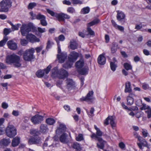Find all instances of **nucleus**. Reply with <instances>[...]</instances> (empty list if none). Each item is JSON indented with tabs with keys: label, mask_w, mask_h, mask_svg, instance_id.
<instances>
[{
	"label": "nucleus",
	"mask_w": 151,
	"mask_h": 151,
	"mask_svg": "<svg viewBox=\"0 0 151 151\" xmlns=\"http://www.w3.org/2000/svg\"><path fill=\"white\" fill-rule=\"evenodd\" d=\"M68 75V72L63 69L58 70L56 67L54 68L52 70V76L53 77H57L58 78L64 79Z\"/></svg>",
	"instance_id": "obj_1"
},
{
	"label": "nucleus",
	"mask_w": 151,
	"mask_h": 151,
	"mask_svg": "<svg viewBox=\"0 0 151 151\" xmlns=\"http://www.w3.org/2000/svg\"><path fill=\"white\" fill-rule=\"evenodd\" d=\"M11 0H3L0 2V12H6L12 6Z\"/></svg>",
	"instance_id": "obj_2"
},
{
	"label": "nucleus",
	"mask_w": 151,
	"mask_h": 151,
	"mask_svg": "<svg viewBox=\"0 0 151 151\" xmlns=\"http://www.w3.org/2000/svg\"><path fill=\"white\" fill-rule=\"evenodd\" d=\"M5 62L8 64H13L16 67H20L21 65L19 57H6Z\"/></svg>",
	"instance_id": "obj_3"
},
{
	"label": "nucleus",
	"mask_w": 151,
	"mask_h": 151,
	"mask_svg": "<svg viewBox=\"0 0 151 151\" xmlns=\"http://www.w3.org/2000/svg\"><path fill=\"white\" fill-rule=\"evenodd\" d=\"M6 132L8 137L12 138L16 135L17 130L13 125H9L6 127Z\"/></svg>",
	"instance_id": "obj_4"
},
{
	"label": "nucleus",
	"mask_w": 151,
	"mask_h": 151,
	"mask_svg": "<svg viewBox=\"0 0 151 151\" xmlns=\"http://www.w3.org/2000/svg\"><path fill=\"white\" fill-rule=\"evenodd\" d=\"M91 137L92 138H94L99 141V143L97 144V146L99 148L101 149H103L104 144L106 143L105 141H104L101 138L98 137L96 134L94 133H93Z\"/></svg>",
	"instance_id": "obj_5"
},
{
	"label": "nucleus",
	"mask_w": 151,
	"mask_h": 151,
	"mask_svg": "<svg viewBox=\"0 0 151 151\" xmlns=\"http://www.w3.org/2000/svg\"><path fill=\"white\" fill-rule=\"evenodd\" d=\"M30 23L27 24H23L20 28V32L22 35L25 36L31 31Z\"/></svg>",
	"instance_id": "obj_6"
},
{
	"label": "nucleus",
	"mask_w": 151,
	"mask_h": 151,
	"mask_svg": "<svg viewBox=\"0 0 151 151\" xmlns=\"http://www.w3.org/2000/svg\"><path fill=\"white\" fill-rule=\"evenodd\" d=\"M93 95V91H89L86 97H82L80 99V100L81 101H84L88 102H92L94 99Z\"/></svg>",
	"instance_id": "obj_7"
},
{
	"label": "nucleus",
	"mask_w": 151,
	"mask_h": 151,
	"mask_svg": "<svg viewBox=\"0 0 151 151\" xmlns=\"http://www.w3.org/2000/svg\"><path fill=\"white\" fill-rule=\"evenodd\" d=\"M77 57H68V61L63 65L64 68L66 69L70 68L73 65V64L75 61Z\"/></svg>",
	"instance_id": "obj_8"
},
{
	"label": "nucleus",
	"mask_w": 151,
	"mask_h": 151,
	"mask_svg": "<svg viewBox=\"0 0 151 151\" xmlns=\"http://www.w3.org/2000/svg\"><path fill=\"white\" fill-rule=\"evenodd\" d=\"M31 122L34 124H38L43 120V117L39 115H36L31 119Z\"/></svg>",
	"instance_id": "obj_9"
},
{
	"label": "nucleus",
	"mask_w": 151,
	"mask_h": 151,
	"mask_svg": "<svg viewBox=\"0 0 151 151\" xmlns=\"http://www.w3.org/2000/svg\"><path fill=\"white\" fill-rule=\"evenodd\" d=\"M109 59L110 60L111 69L113 71H114L117 67L116 63L117 60L115 57H110Z\"/></svg>",
	"instance_id": "obj_10"
},
{
	"label": "nucleus",
	"mask_w": 151,
	"mask_h": 151,
	"mask_svg": "<svg viewBox=\"0 0 151 151\" xmlns=\"http://www.w3.org/2000/svg\"><path fill=\"white\" fill-rule=\"evenodd\" d=\"M7 45L9 49L12 50H16L18 47L17 43L12 40L8 41Z\"/></svg>",
	"instance_id": "obj_11"
},
{
	"label": "nucleus",
	"mask_w": 151,
	"mask_h": 151,
	"mask_svg": "<svg viewBox=\"0 0 151 151\" xmlns=\"http://www.w3.org/2000/svg\"><path fill=\"white\" fill-rule=\"evenodd\" d=\"M26 38L29 41L32 43L35 42H39L40 40L37 38L35 36L32 34H29L26 35Z\"/></svg>",
	"instance_id": "obj_12"
},
{
	"label": "nucleus",
	"mask_w": 151,
	"mask_h": 151,
	"mask_svg": "<svg viewBox=\"0 0 151 151\" xmlns=\"http://www.w3.org/2000/svg\"><path fill=\"white\" fill-rule=\"evenodd\" d=\"M56 16L58 17V19L59 21H64L65 19H69L70 17L69 15L64 13H59Z\"/></svg>",
	"instance_id": "obj_13"
},
{
	"label": "nucleus",
	"mask_w": 151,
	"mask_h": 151,
	"mask_svg": "<svg viewBox=\"0 0 151 151\" xmlns=\"http://www.w3.org/2000/svg\"><path fill=\"white\" fill-rule=\"evenodd\" d=\"M117 19L120 22H124L125 15L123 12L121 11H117Z\"/></svg>",
	"instance_id": "obj_14"
},
{
	"label": "nucleus",
	"mask_w": 151,
	"mask_h": 151,
	"mask_svg": "<svg viewBox=\"0 0 151 151\" xmlns=\"http://www.w3.org/2000/svg\"><path fill=\"white\" fill-rule=\"evenodd\" d=\"M35 52L34 49L32 48L26 50L24 52L23 57H33Z\"/></svg>",
	"instance_id": "obj_15"
},
{
	"label": "nucleus",
	"mask_w": 151,
	"mask_h": 151,
	"mask_svg": "<svg viewBox=\"0 0 151 151\" xmlns=\"http://www.w3.org/2000/svg\"><path fill=\"white\" fill-rule=\"evenodd\" d=\"M78 46V43L74 40H72L70 42L69 47L72 50H74L77 49Z\"/></svg>",
	"instance_id": "obj_16"
},
{
	"label": "nucleus",
	"mask_w": 151,
	"mask_h": 151,
	"mask_svg": "<svg viewBox=\"0 0 151 151\" xmlns=\"http://www.w3.org/2000/svg\"><path fill=\"white\" fill-rule=\"evenodd\" d=\"M135 96L134 95L132 94H129L127 97V104L131 106L132 105L134 102V99L133 97Z\"/></svg>",
	"instance_id": "obj_17"
},
{
	"label": "nucleus",
	"mask_w": 151,
	"mask_h": 151,
	"mask_svg": "<svg viewBox=\"0 0 151 151\" xmlns=\"http://www.w3.org/2000/svg\"><path fill=\"white\" fill-rule=\"evenodd\" d=\"M66 83L68 89H70L75 87V83L71 79H67L66 80Z\"/></svg>",
	"instance_id": "obj_18"
},
{
	"label": "nucleus",
	"mask_w": 151,
	"mask_h": 151,
	"mask_svg": "<svg viewBox=\"0 0 151 151\" xmlns=\"http://www.w3.org/2000/svg\"><path fill=\"white\" fill-rule=\"evenodd\" d=\"M137 145L139 147L141 150L143 149V147H146L148 148L147 143L145 139H143L140 142H137Z\"/></svg>",
	"instance_id": "obj_19"
},
{
	"label": "nucleus",
	"mask_w": 151,
	"mask_h": 151,
	"mask_svg": "<svg viewBox=\"0 0 151 151\" xmlns=\"http://www.w3.org/2000/svg\"><path fill=\"white\" fill-rule=\"evenodd\" d=\"M66 130V127L65 126L62 124H59V127H58L56 130V132L58 133L60 132H64Z\"/></svg>",
	"instance_id": "obj_20"
},
{
	"label": "nucleus",
	"mask_w": 151,
	"mask_h": 151,
	"mask_svg": "<svg viewBox=\"0 0 151 151\" xmlns=\"http://www.w3.org/2000/svg\"><path fill=\"white\" fill-rule=\"evenodd\" d=\"M132 91V89L131 88V84L130 82L127 81L125 83V89L124 92L125 93H130Z\"/></svg>",
	"instance_id": "obj_21"
},
{
	"label": "nucleus",
	"mask_w": 151,
	"mask_h": 151,
	"mask_svg": "<svg viewBox=\"0 0 151 151\" xmlns=\"http://www.w3.org/2000/svg\"><path fill=\"white\" fill-rule=\"evenodd\" d=\"M67 136L68 135L66 133L63 132L60 137V142L63 143H66Z\"/></svg>",
	"instance_id": "obj_22"
},
{
	"label": "nucleus",
	"mask_w": 151,
	"mask_h": 151,
	"mask_svg": "<svg viewBox=\"0 0 151 151\" xmlns=\"http://www.w3.org/2000/svg\"><path fill=\"white\" fill-rule=\"evenodd\" d=\"M83 59L81 58L79 60L77 61L75 64V66L78 68H81L83 65Z\"/></svg>",
	"instance_id": "obj_23"
},
{
	"label": "nucleus",
	"mask_w": 151,
	"mask_h": 151,
	"mask_svg": "<svg viewBox=\"0 0 151 151\" xmlns=\"http://www.w3.org/2000/svg\"><path fill=\"white\" fill-rule=\"evenodd\" d=\"M30 134L34 137L39 135L40 133L37 130L33 129L30 130Z\"/></svg>",
	"instance_id": "obj_24"
},
{
	"label": "nucleus",
	"mask_w": 151,
	"mask_h": 151,
	"mask_svg": "<svg viewBox=\"0 0 151 151\" xmlns=\"http://www.w3.org/2000/svg\"><path fill=\"white\" fill-rule=\"evenodd\" d=\"M100 22V20L99 19H96L91 22L88 23L87 24V27H90L98 24Z\"/></svg>",
	"instance_id": "obj_25"
},
{
	"label": "nucleus",
	"mask_w": 151,
	"mask_h": 151,
	"mask_svg": "<svg viewBox=\"0 0 151 151\" xmlns=\"http://www.w3.org/2000/svg\"><path fill=\"white\" fill-rule=\"evenodd\" d=\"M20 138L16 137L13 138L12 142V145L13 147H15L17 146L19 143Z\"/></svg>",
	"instance_id": "obj_26"
},
{
	"label": "nucleus",
	"mask_w": 151,
	"mask_h": 151,
	"mask_svg": "<svg viewBox=\"0 0 151 151\" xmlns=\"http://www.w3.org/2000/svg\"><path fill=\"white\" fill-rule=\"evenodd\" d=\"M88 67H86L78 70V71L81 75H86L88 73Z\"/></svg>",
	"instance_id": "obj_27"
},
{
	"label": "nucleus",
	"mask_w": 151,
	"mask_h": 151,
	"mask_svg": "<svg viewBox=\"0 0 151 151\" xmlns=\"http://www.w3.org/2000/svg\"><path fill=\"white\" fill-rule=\"evenodd\" d=\"M72 147L76 150V151H81L82 150V148L80 145L76 142L73 143Z\"/></svg>",
	"instance_id": "obj_28"
},
{
	"label": "nucleus",
	"mask_w": 151,
	"mask_h": 151,
	"mask_svg": "<svg viewBox=\"0 0 151 151\" xmlns=\"http://www.w3.org/2000/svg\"><path fill=\"white\" fill-rule=\"evenodd\" d=\"M105 57H98L97 61L98 63L100 65H104L106 63Z\"/></svg>",
	"instance_id": "obj_29"
},
{
	"label": "nucleus",
	"mask_w": 151,
	"mask_h": 151,
	"mask_svg": "<svg viewBox=\"0 0 151 151\" xmlns=\"http://www.w3.org/2000/svg\"><path fill=\"white\" fill-rule=\"evenodd\" d=\"M48 130L47 125L41 124L40 127V131L42 133H45Z\"/></svg>",
	"instance_id": "obj_30"
},
{
	"label": "nucleus",
	"mask_w": 151,
	"mask_h": 151,
	"mask_svg": "<svg viewBox=\"0 0 151 151\" xmlns=\"http://www.w3.org/2000/svg\"><path fill=\"white\" fill-rule=\"evenodd\" d=\"M90 10V8L88 6L83 8L81 11V14H85L88 13Z\"/></svg>",
	"instance_id": "obj_31"
},
{
	"label": "nucleus",
	"mask_w": 151,
	"mask_h": 151,
	"mask_svg": "<svg viewBox=\"0 0 151 151\" xmlns=\"http://www.w3.org/2000/svg\"><path fill=\"white\" fill-rule=\"evenodd\" d=\"M55 120L53 118H48L46 120V123L49 125H52L55 122Z\"/></svg>",
	"instance_id": "obj_32"
},
{
	"label": "nucleus",
	"mask_w": 151,
	"mask_h": 151,
	"mask_svg": "<svg viewBox=\"0 0 151 151\" xmlns=\"http://www.w3.org/2000/svg\"><path fill=\"white\" fill-rule=\"evenodd\" d=\"M44 73L45 72L44 71L42 70H40L36 72V74L38 78H41L44 76Z\"/></svg>",
	"instance_id": "obj_33"
},
{
	"label": "nucleus",
	"mask_w": 151,
	"mask_h": 151,
	"mask_svg": "<svg viewBox=\"0 0 151 151\" xmlns=\"http://www.w3.org/2000/svg\"><path fill=\"white\" fill-rule=\"evenodd\" d=\"M1 142L4 145L6 146L9 144L10 142L9 139H4L1 140Z\"/></svg>",
	"instance_id": "obj_34"
},
{
	"label": "nucleus",
	"mask_w": 151,
	"mask_h": 151,
	"mask_svg": "<svg viewBox=\"0 0 151 151\" xmlns=\"http://www.w3.org/2000/svg\"><path fill=\"white\" fill-rule=\"evenodd\" d=\"M95 129L96 130V134L97 136L99 137H101L102 135L103 132H101L100 129L97 127V126L95 125L94 126Z\"/></svg>",
	"instance_id": "obj_35"
},
{
	"label": "nucleus",
	"mask_w": 151,
	"mask_h": 151,
	"mask_svg": "<svg viewBox=\"0 0 151 151\" xmlns=\"http://www.w3.org/2000/svg\"><path fill=\"white\" fill-rule=\"evenodd\" d=\"M8 40V37L6 36H4L3 40L0 41V47L3 46L5 45Z\"/></svg>",
	"instance_id": "obj_36"
},
{
	"label": "nucleus",
	"mask_w": 151,
	"mask_h": 151,
	"mask_svg": "<svg viewBox=\"0 0 151 151\" xmlns=\"http://www.w3.org/2000/svg\"><path fill=\"white\" fill-rule=\"evenodd\" d=\"M46 10L47 12L50 14L52 16H55L58 19V17L56 16L57 15H58V14L55 13L53 11L51 10L48 9H47Z\"/></svg>",
	"instance_id": "obj_37"
},
{
	"label": "nucleus",
	"mask_w": 151,
	"mask_h": 151,
	"mask_svg": "<svg viewBox=\"0 0 151 151\" xmlns=\"http://www.w3.org/2000/svg\"><path fill=\"white\" fill-rule=\"evenodd\" d=\"M118 45L116 44H113L111 48V52L112 53L116 52L117 50Z\"/></svg>",
	"instance_id": "obj_38"
},
{
	"label": "nucleus",
	"mask_w": 151,
	"mask_h": 151,
	"mask_svg": "<svg viewBox=\"0 0 151 151\" xmlns=\"http://www.w3.org/2000/svg\"><path fill=\"white\" fill-rule=\"evenodd\" d=\"M54 40L56 41L58 47V54H59L61 52V50L60 48V45L59 44V41H58L57 37H55L54 38Z\"/></svg>",
	"instance_id": "obj_39"
},
{
	"label": "nucleus",
	"mask_w": 151,
	"mask_h": 151,
	"mask_svg": "<svg viewBox=\"0 0 151 151\" xmlns=\"http://www.w3.org/2000/svg\"><path fill=\"white\" fill-rule=\"evenodd\" d=\"M124 68L127 70H131L132 69V66L130 64L127 63H125L124 64Z\"/></svg>",
	"instance_id": "obj_40"
},
{
	"label": "nucleus",
	"mask_w": 151,
	"mask_h": 151,
	"mask_svg": "<svg viewBox=\"0 0 151 151\" xmlns=\"http://www.w3.org/2000/svg\"><path fill=\"white\" fill-rule=\"evenodd\" d=\"M79 54L78 53L75 52V51H72L71 52L68 57H79Z\"/></svg>",
	"instance_id": "obj_41"
},
{
	"label": "nucleus",
	"mask_w": 151,
	"mask_h": 151,
	"mask_svg": "<svg viewBox=\"0 0 151 151\" xmlns=\"http://www.w3.org/2000/svg\"><path fill=\"white\" fill-rule=\"evenodd\" d=\"M53 44V42L51 41L49 39H48L47 43L46 49L47 50L50 48L52 45Z\"/></svg>",
	"instance_id": "obj_42"
},
{
	"label": "nucleus",
	"mask_w": 151,
	"mask_h": 151,
	"mask_svg": "<svg viewBox=\"0 0 151 151\" xmlns=\"http://www.w3.org/2000/svg\"><path fill=\"white\" fill-rule=\"evenodd\" d=\"M46 17L44 15H42L41 13H38L37 14V19L41 20L43 19Z\"/></svg>",
	"instance_id": "obj_43"
},
{
	"label": "nucleus",
	"mask_w": 151,
	"mask_h": 151,
	"mask_svg": "<svg viewBox=\"0 0 151 151\" xmlns=\"http://www.w3.org/2000/svg\"><path fill=\"white\" fill-rule=\"evenodd\" d=\"M35 144H38L41 142V138L38 136L34 137Z\"/></svg>",
	"instance_id": "obj_44"
},
{
	"label": "nucleus",
	"mask_w": 151,
	"mask_h": 151,
	"mask_svg": "<svg viewBox=\"0 0 151 151\" xmlns=\"http://www.w3.org/2000/svg\"><path fill=\"white\" fill-rule=\"evenodd\" d=\"M83 135L81 134H79L76 137V140L78 141H80L83 139Z\"/></svg>",
	"instance_id": "obj_45"
},
{
	"label": "nucleus",
	"mask_w": 151,
	"mask_h": 151,
	"mask_svg": "<svg viewBox=\"0 0 151 151\" xmlns=\"http://www.w3.org/2000/svg\"><path fill=\"white\" fill-rule=\"evenodd\" d=\"M37 4L35 2L30 3L28 6V9H32Z\"/></svg>",
	"instance_id": "obj_46"
},
{
	"label": "nucleus",
	"mask_w": 151,
	"mask_h": 151,
	"mask_svg": "<svg viewBox=\"0 0 151 151\" xmlns=\"http://www.w3.org/2000/svg\"><path fill=\"white\" fill-rule=\"evenodd\" d=\"M110 123L112 127H115L116 124L114 121V118L112 116H110Z\"/></svg>",
	"instance_id": "obj_47"
},
{
	"label": "nucleus",
	"mask_w": 151,
	"mask_h": 151,
	"mask_svg": "<svg viewBox=\"0 0 151 151\" xmlns=\"http://www.w3.org/2000/svg\"><path fill=\"white\" fill-rule=\"evenodd\" d=\"M150 108L149 106H147L146 104H142V106L140 108V109L141 110H145L146 109L148 110Z\"/></svg>",
	"instance_id": "obj_48"
},
{
	"label": "nucleus",
	"mask_w": 151,
	"mask_h": 151,
	"mask_svg": "<svg viewBox=\"0 0 151 151\" xmlns=\"http://www.w3.org/2000/svg\"><path fill=\"white\" fill-rule=\"evenodd\" d=\"M87 31L88 34L92 36H94L95 35L94 32L90 27H87Z\"/></svg>",
	"instance_id": "obj_49"
},
{
	"label": "nucleus",
	"mask_w": 151,
	"mask_h": 151,
	"mask_svg": "<svg viewBox=\"0 0 151 151\" xmlns=\"http://www.w3.org/2000/svg\"><path fill=\"white\" fill-rule=\"evenodd\" d=\"M11 32V30L10 28H5L4 30V33L5 36L8 35Z\"/></svg>",
	"instance_id": "obj_50"
},
{
	"label": "nucleus",
	"mask_w": 151,
	"mask_h": 151,
	"mask_svg": "<svg viewBox=\"0 0 151 151\" xmlns=\"http://www.w3.org/2000/svg\"><path fill=\"white\" fill-rule=\"evenodd\" d=\"M67 11L68 13L71 14H73L75 12L74 9L73 7H68L67 9Z\"/></svg>",
	"instance_id": "obj_51"
},
{
	"label": "nucleus",
	"mask_w": 151,
	"mask_h": 151,
	"mask_svg": "<svg viewBox=\"0 0 151 151\" xmlns=\"http://www.w3.org/2000/svg\"><path fill=\"white\" fill-rule=\"evenodd\" d=\"M142 135L144 137H147L148 134L147 130L145 129H142Z\"/></svg>",
	"instance_id": "obj_52"
},
{
	"label": "nucleus",
	"mask_w": 151,
	"mask_h": 151,
	"mask_svg": "<svg viewBox=\"0 0 151 151\" xmlns=\"http://www.w3.org/2000/svg\"><path fill=\"white\" fill-rule=\"evenodd\" d=\"M40 23L42 26H45L47 25V24L46 20V17L40 21Z\"/></svg>",
	"instance_id": "obj_53"
},
{
	"label": "nucleus",
	"mask_w": 151,
	"mask_h": 151,
	"mask_svg": "<svg viewBox=\"0 0 151 151\" xmlns=\"http://www.w3.org/2000/svg\"><path fill=\"white\" fill-rule=\"evenodd\" d=\"M34 137L30 138L29 139L28 141V143L30 145L35 144Z\"/></svg>",
	"instance_id": "obj_54"
},
{
	"label": "nucleus",
	"mask_w": 151,
	"mask_h": 151,
	"mask_svg": "<svg viewBox=\"0 0 151 151\" xmlns=\"http://www.w3.org/2000/svg\"><path fill=\"white\" fill-rule=\"evenodd\" d=\"M20 42L21 45L23 46H25L28 43V41L25 39L21 40Z\"/></svg>",
	"instance_id": "obj_55"
},
{
	"label": "nucleus",
	"mask_w": 151,
	"mask_h": 151,
	"mask_svg": "<svg viewBox=\"0 0 151 151\" xmlns=\"http://www.w3.org/2000/svg\"><path fill=\"white\" fill-rule=\"evenodd\" d=\"M20 25L21 24H18L16 25H14L12 27V29L13 31L14 30H18Z\"/></svg>",
	"instance_id": "obj_56"
},
{
	"label": "nucleus",
	"mask_w": 151,
	"mask_h": 151,
	"mask_svg": "<svg viewBox=\"0 0 151 151\" xmlns=\"http://www.w3.org/2000/svg\"><path fill=\"white\" fill-rule=\"evenodd\" d=\"M57 38L59 41V40L61 41H63L65 40V36L63 35H60L58 36V37Z\"/></svg>",
	"instance_id": "obj_57"
},
{
	"label": "nucleus",
	"mask_w": 151,
	"mask_h": 151,
	"mask_svg": "<svg viewBox=\"0 0 151 151\" xmlns=\"http://www.w3.org/2000/svg\"><path fill=\"white\" fill-rule=\"evenodd\" d=\"M52 67L51 65H48L46 68L44 70V72H45L46 74H48L50 71V69Z\"/></svg>",
	"instance_id": "obj_58"
},
{
	"label": "nucleus",
	"mask_w": 151,
	"mask_h": 151,
	"mask_svg": "<svg viewBox=\"0 0 151 151\" xmlns=\"http://www.w3.org/2000/svg\"><path fill=\"white\" fill-rule=\"evenodd\" d=\"M67 55L66 52H61L59 54H57V57H67Z\"/></svg>",
	"instance_id": "obj_59"
},
{
	"label": "nucleus",
	"mask_w": 151,
	"mask_h": 151,
	"mask_svg": "<svg viewBox=\"0 0 151 151\" xmlns=\"http://www.w3.org/2000/svg\"><path fill=\"white\" fill-rule=\"evenodd\" d=\"M72 2L73 4H82V1L79 0H72Z\"/></svg>",
	"instance_id": "obj_60"
},
{
	"label": "nucleus",
	"mask_w": 151,
	"mask_h": 151,
	"mask_svg": "<svg viewBox=\"0 0 151 151\" xmlns=\"http://www.w3.org/2000/svg\"><path fill=\"white\" fill-rule=\"evenodd\" d=\"M145 112L147 114V117L148 118H150L151 117V108H150L148 110H147Z\"/></svg>",
	"instance_id": "obj_61"
},
{
	"label": "nucleus",
	"mask_w": 151,
	"mask_h": 151,
	"mask_svg": "<svg viewBox=\"0 0 151 151\" xmlns=\"http://www.w3.org/2000/svg\"><path fill=\"white\" fill-rule=\"evenodd\" d=\"M30 25L31 26V30L32 29L33 32H36L37 31V28L34 26L32 24L30 23Z\"/></svg>",
	"instance_id": "obj_62"
},
{
	"label": "nucleus",
	"mask_w": 151,
	"mask_h": 151,
	"mask_svg": "<svg viewBox=\"0 0 151 151\" xmlns=\"http://www.w3.org/2000/svg\"><path fill=\"white\" fill-rule=\"evenodd\" d=\"M30 15L32 17V19H37V14H35L34 13L32 12H30L29 13Z\"/></svg>",
	"instance_id": "obj_63"
},
{
	"label": "nucleus",
	"mask_w": 151,
	"mask_h": 151,
	"mask_svg": "<svg viewBox=\"0 0 151 151\" xmlns=\"http://www.w3.org/2000/svg\"><path fill=\"white\" fill-rule=\"evenodd\" d=\"M38 32L40 33H42L45 32V28H42L40 27H38L37 28Z\"/></svg>",
	"instance_id": "obj_64"
}]
</instances>
